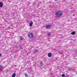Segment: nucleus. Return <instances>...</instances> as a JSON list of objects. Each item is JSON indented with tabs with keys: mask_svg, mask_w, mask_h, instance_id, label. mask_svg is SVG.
<instances>
[{
	"mask_svg": "<svg viewBox=\"0 0 77 77\" xmlns=\"http://www.w3.org/2000/svg\"><path fill=\"white\" fill-rule=\"evenodd\" d=\"M55 15L56 17H59L62 16L63 15V13L62 11H59L55 13Z\"/></svg>",
	"mask_w": 77,
	"mask_h": 77,
	"instance_id": "f257e3e1",
	"label": "nucleus"
},
{
	"mask_svg": "<svg viewBox=\"0 0 77 77\" xmlns=\"http://www.w3.org/2000/svg\"><path fill=\"white\" fill-rule=\"evenodd\" d=\"M28 37L30 38H33V33H29Z\"/></svg>",
	"mask_w": 77,
	"mask_h": 77,
	"instance_id": "f03ea898",
	"label": "nucleus"
},
{
	"mask_svg": "<svg viewBox=\"0 0 77 77\" xmlns=\"http://www.w3.org/2000/svg\"><path fill=\"white\" fill-rule=\"evenodd\" d=\"M51 27V25H50L49 26L47 25L46 26V29H50Z\"/></svg>",
	"mask_w": 77,
	"mask_h": 77,
	"instance_id": "7ed1b4c3",
	"label": "nucleus"
},
{
	"mask_svg": "<svg viewBox=\"0 0 77 77\" xmlns=\"http://www.w3.org/2000/svg\"><path fill=\"white\" fill-rule=\"evenodd\" d=\"M48 57H51V56H52V54H51V53H48Z\"/></svg>",
	"mask_w": 77,
	"mask_h": 77,
	"instance_id": "20e7f679",
	"label": "nucleus"
},
{
	"mask_svg": "<svg viewBox=\"0 0 77 77\" xmlns=\"http://www.w3.org/2000/svg\"><path fill=\"white\" fill-rule=\"evenodd\" d=\"M29 25L30 27H32V25H33V22L31 21L29 23Z\"/></svg>",
	"mask_w": 77,
	"mask_h": 77,
	"instance_id": "39448f33",
	"label": "nucleus"
},
{
	"mask_svg": "<svg viewBox=\"0 0 77 77\" xmlns=\"http://www.w3.org/2000/svg\"><path fill=\"white\" fill-rule=\"evenodd\" d=\"M71 34L72 35H75V32L74 31L73 32H72V33H71Z\"/></svg>",
	"mask_w": 77,
	"mask_h": 77,
	"instance_id": "423d86ee",
	"label": "nucleus"
},
{
	"mask_svg": "<svg viewBox=\"0 0 77 77\" xmlns=\"http://www.w3.org/2000/svg\"><path fill=\"white\" fill-rule=\"evenodd\" d=\"M15 76H16V74L14 73L12 75V77H15Z\"/></svg>",
	"mask_w": 77,
	"mask_h": 77,
	"instance_id": "0eeeda50",
	"label": "nucleus"
},
{
	"mask_svg": "<svg viewBox=\"0 0 77 77\" xmlns=\"http://www.w3.org/2000/svg\"><path fill=\"white\" fill-rule=\"evenodd\" d=\"M25 75L26 77H29V75H27V73H25Z\"/></svg>",
	"mask_w": 77,
	"mask_h": 77,
	"instance_id": "6e6552de",
	"label": "nucleus"
},
{
	"mask_svg": "<svg viewBox=\"0 0 77 77\" xmlns=\"http://www.w3.org/2000/svg\"><path fill=\"white\" fill-rule=\"evenodd\" d=\"M3 6V4H2V3L0 2V7L1 8H2Z\"/></svg>",
	"mask_w": 77,
	"mask_h": 77,
	"instance_id": "1a4fd4ad",
	"label": "nucleus"
},
{
	"mask_svg": "<svg viewBox=\"0 0 77 77\" xmlns=\"http://www.w3.org/2000/svg\"><path fill=\"white\" fill-rule=\"evenodd\" d=\"M38 50H35L34 51V53H37V52H38Z\"/></svg>",
	"mask_w": 77,
	"mask_h": 77,
	"instance_id": "9d476101",
	"label": "nucleus"
},
{
	"mask_svg": "<svg viewBox=\"0 0 77 77\" xmlns=\"http://www.w3.org/2000/svg\"><path fill=\"white\" fill-rule=\"evenodd\" d=\"M20 41H22L23 40V37H20Z\"/></svg>",
	"mask_w": 77,
	"mask_h": 77,
	"instance_id": "9b49d317",
	"label": "nucleus"
},
{
	"mask_svg": "<svg viewBox=\"0 0 77 77\" xmlns=\"http://www.w3.org/2000/svg\"><path fill=\"white\" fill-rule=\"evenodd\" d=\"M51 33H49L48 34V36H51Z\"/></svg>",
	"mask_w": 77,
	"mask_h": 77,
	"instance_id": "f8f14e48",
	"label": "nucleus"
},
{
	"mask_svg": "<svg viewBox=\"0 0 77 77\" xmlns=\"http://www.w3.org/2000/svg\"><path fill=\"white\" fill-rule=\"evenodd\" d=\"M65 74H63L62 75V77H64L65 76Z\"/></svg>",
	"mask_w": 77,
	"mask_h": 77,
	"instance_id": "ddd939ff",
	"label": "nucleus"
},
{
	"mask_svg": "<svg viewBox=\"0 0 77 77\" xmlns=\"http://www.w3.org/2000/svg\"><path fill=\"white\" fill-rule=\"evenodd\" d=\"M40 63H41V66H42V62L41 61L40 62Z\"/></svg>",
	"mask_w": 77,
	"mask_h": 77,
	"instance_id": "4468645a",
	"label": "nucleus"
},
{
	"mask_svg": "<svg viewBox=\"0 0 77 77\" xmlns=\"http://www.w3.org/2000/svg\"><path fill=\"white\" fill-rule=\"evenodd\" d=\"M1 69H2V67H1V66H0V70H1Z\"/></svg>",
	"mask_w": 77,
	"mask_h": 77,
	"instance_id": "2eb2a0df",
	"label": "nucleus"
},
{
	"mask_svg": "<svg viewBox=\"0 0 77 77\" xmlns=\"http://www.w3.org/2000/svg\"><path fill=\"white\" fill-rule=\"evenodd\" d=\"M2 54H0V56L2 57Z\"/></svg>",
	"mask_w": 77,
	"mask_h": 77,
	"instance_id": "dca6fc26",
	"label": "nucleus"
},
{
	"mask_svg": "<svg viewBox=\"0 0 77 77\" xmlns=\"http://www.w3.org/2000/svg\"><path fill=\"white\" fill-rule=\"evenodd\" d=\"M55 1H57V0H54Z\"/></svg>",
	"mask_w": 77,
	"mask_h": 77,
	"instance_id": "f3484780",
	"label": "nucleus"
}]
</instances>
